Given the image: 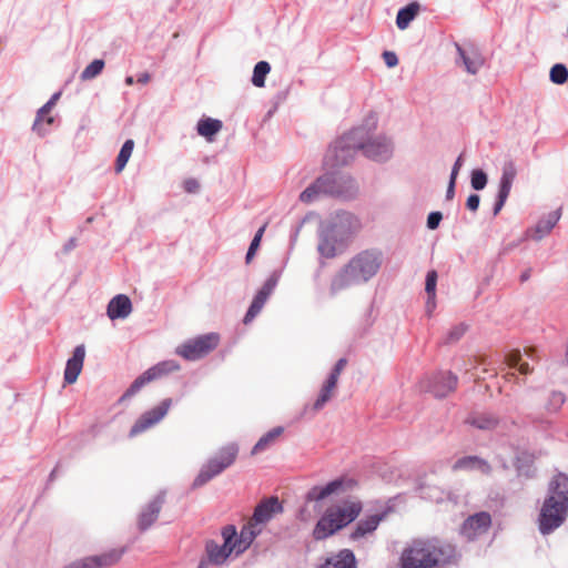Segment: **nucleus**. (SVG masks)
<instances>
[{
	"mask_svg": "<svg viewBox=\"0 0 568 568\" xmlns=\"http://www.w3.org/2000/svg\"><path fill=\"white\" fill-rule=\"evenodd\" d=\"M377 115L369 113L363 124L338 139L328 150L326 159L332 166L345 165L355 158L358 150L376 162L388 161L394 153V143L384 133H375Z\"/></svg>",
	"mask_w": 568,
	"mask_h": 568,
	"instance_id": "obj_1",
	"label": "nucleus"
},
{
	"mask_svg": "<svg viewBox=\"0 0 568 568\" xmlns=\"http://www.w3.org/2000/svg\"><path fill=\"white\" fill-rule=\"evenodd\" d=\"M383 262V253L376 248H367L354 254L332 276L329 294L335 296L352 287L367 284L379 273Z\"/></svg>",
	"mask_w": 568,
	"mask_h": 568,
	"instance_id": "obj_2",
	"label": "nucleus"
},
{
	"mask_svg": "<svg viewBox=\"0 0 568 568\" xmlns=\"http://www.w3.org/2000/svg\"><path fill=\"white\" fill-rule=\"evenodd\" d=\"M456 549L453 545L437 539L414 540L402 554V568H443L455 562Z\"/></svg>",
	"mask_w": 568,
	"mask_h": 568,
	"instance_id": "obj_3",
	"label": "nucleus"
},
{
	"mask_svg": "<svg viewBox=\"0 0 568 568\" xmlns=\"http://www.w3.org/2000/svg\"><path fill=\"white\" fill-rule=\"evenodd\" d=\"M568 514V476L559 474L549 485V496L539 515V530L547 535L558 528Z\"/></svg>",
	"mask_w": 568,
	"mask_h": 568,
	"instance_id": "obj_4",
	"label": "nucleus"
},
{
	"mask_svg": "<svg viewBox=\"0 0 568 568\" xmlns=\"http://www.w3.org/2000/svg\"><path fill=\"white\" fill-rule=\"evenodd\" d=\"M363 509L356 498H346L326 508L313 529V537L323 540L353 523Z\"/></svg>",
	"mask_w": 568,
	"mask_h": 568,
	"instance_id": "obj_5",
	"label": "nucleus"
},
{
	"mask_svg": "<svg viewBox=\"0 0 568 568\" xmlns=\"http://www.w3.org/2000/svg\"><path fill=\"white\" fill-rule=\"evenodd\" d=\"M321 222L329 227L332 233L347 246L362 229L359 219L355 214L345 211L335 212Z\"/></svg>",
	"mask_w": 568,
	"mask_h": 568,
	"instance_id": "obj_6",
	"label": "nucleus"
},
{
	"mask_svg": "<svg viewBox=\"0 0 568 568\" xmlns=\"http://www.w3.org/2000/svg\"><path fill=\"white\" fill-rule=\"evenodd\" d=\"M237 454V447L230 445L224 447L216 458L210 459L200 470L193 481V487L197 488L205 485L212 478L221 474L225 468L233 464Z\"/></svg>",
	"mask_w": 568,
	"mask_h": 568,
	"instance_id": "obj_7",
	"label": "nucleus"
},
{
	"mask_svg": "<svg viewBox=\"0 0 568 568\" xmlns=\"http://www.w3.org/2000/svg\"><path fill=\"white\" fill-rule=\"evenodd\" d=\"M223 545L211 540L206 542V554L209 561L214 565H223L231 556H239L237 544L235 541L236 528L232 525L222 529Z\"/></svg>",
	"mask_w": 568,
	"mask_h": 568,
	"instance_id": "obj_8",
	"label": "nucleus"
},
{
	"mask_svg": "<svg viewBox=\"0 0 568 568\" xmlns=\"http://www.w3.org/2000/svg\"><path fill=\"white\" fill-rule=\"evenodd\" d=\"M219 341L217 334L210 333L183 343L176 347L175 353L187 361H196L214 349Z\"/></svg>",
	"mask_w": 568,
	"mask_h": 568,
	"instance_id": "obj_9",
	"label": "nucleus"
},
{
	"mask_svg": "<svg viewBox=\"0 0 568 568\" xmlns=\"http://www.w3.org/2000/svg\"><path fill=\"white\" fill-rule=\"evenodd\" d=\"M356 487V481L351 477H339L325 485H316L306 494L307 501H322L332 496H341L352 491Z\"/></svg>",
	"mask_w": 568,
	"mask_h": 568,
	"instance_id": "obj_10",
	"label": "nucleus"
},
{
	"mask_svg": "<svg viewBox=\"0 0 568 568\" xmlns=\"http://www.w3.org/2000/svg\"><path fill=\"white\" fill-rule=\"evenodd\" d=\"M341 192L342 191L337 185V178L333 175H323L316 179L300 194V201L305 204H311L324 194L337 195L341 194Z\"/></svg>",
	"mask_w": 568,
	"mask_h": 568,
	"instance_id": "obj_11",
	"label": "nucleus"
},
{
	"mask_svg": "<svg viewBox=\"0 0 568 568\" xmlns=\"http://www.w3.org/2000/svg\"><path fill=\"white\" fill-rule=\"evenodd\" d=\"M347 248V245L335 236L329 227H326L322 222L318 226V243L317 252L321 257L331 260L342 254Z\"/></svg>",
	"mask_w": 568,
	"mask_h": 568,
	"instance_id": "obj_12",
	"label": "nucleus"
},
{
	"mask_svg": "<svg viewBox=\"0 0 568 568\" xmlns=\"http://www.w3.org/2000/svg\"><path fill=\"white\" fill-rule=\"evenodd\" d=\"M172 405V399L166 398L162 400L156 407L145 412L140 416V418L134 423L130 430V436H135L150 427L160 423L165 415L168 414L170 407Z\"/></svg>",
	"mask_w": 568,
	"mask_h": 568,
	"instance_id": "obj_13",
	"label": "nucleus"
},
{
	"mask_svg": "<svg viewBox=\"0 0 568 568\" xmlns=\"http://www.w3.org/2000/svg\"><path fill=\"white\" fill-rule=\"evenodd\" d=\"M457 386V377L450 372H440L427 377L423 388L435 397H445Z\"/></svg>",
	"mask_w": 568,
	"mask_h": 568,
	"instance_id": "obj_14",
	"label": "nucleus"
},
{
	"mask_svg": "<svg viewBox=\"0 0 568 568\" xmlns=\"http://www.w3.org/2000/svg\"><path fill=\"white\" fill-rule=\"evenodd\" d=\"M123 555L122 549H112L102 555L91 556L74 561L64 568H102L114 565Z\"/></svg>",
	"mask_w": 568,
	"mask_h": 568,
	"instance_id": "obj_15",
	"label": "nucleus"
},
{
	"mask_svg": "<svg viewBox=\"0 0 568 568\" xmlns=\"http://www.w3.org/2000/svg\"><path fill=\"white\" fill-rule=\"evenodd\" d=\"M491 523L490 515L488 513H478L470 516L463 525L462 534L468 539L473 540L485 534Z\"/></svg>",
	"mask_w": 568,
	"mask_h": 568,
	"instance_id": "obj_16",
	"label": "nucleus"
},
{
	"mask_svg": "<svg viewBox=\"0 0 568 568\" xmlns=\"http://www.w3.org/2000/svg\"><path fill=\"white\" fill-rule=\"evenodd\" d=\"M85 358V347L84 345H78L72 356L67 361L64 368V383L74 384L82 372L83 364Z\"/></svg>",
	"mask_w": 568,
	"mask_h": 568,
	"instance_id": "obj_17",
	"label": "nucleus"
},
{
	"mask_svg": "<svg viewBox=\"0 0 568 568\" xmlns=\"http://www.w3.org/2000/svg\"><path fill=\"white\" fill-rule=\"evenodd\" d=\"M536 359L537 356L532 348H525L524 352L513 351L506 357L507 365L517 368L524 375L532 371L530 363H535Z\"/></svg>",
	"mask_w": 568,
	"mask_h": 568,
	"instance_id": "obj_18",
	"label": "nucleus"
},
{
	"mask_svg": "<svg viewBox=\"0 0 568 568\" xmlns=\"http://www.w3.org/2000/svg\"><path fill=\"white\" fill-rule=\"evenodd\" d=\"M383 520V515H372L362 520H359L354 530L349 535V539L353 542H361L363 540H367L373 532L378 527L379 523Z\"/></svg>",
	"mask_w": 568,
	"mask_h": 568,
	"instance_id": "obj_19",
	"label": "nucleus"
},
{
	"mask_svg": "<svg viewBox=\"0 0 568 568\" xmlns=\"http://www.w3.org/2000/svg\"><path fill=\"white\" fill-rule=\"evenodd\" d=\"M283 511V507L277 497H270L260 503L253 514L252 520L255 524L263 525L270 521L275 515Z\"/></svg>",
	"mask_w": 568,
	"mask_h": 568,
	"instance_id": "obj_20",
	"label": "nucleus"
},
{
	"mask_svg": "<svg viewBox=\"0 0 568 568\" xmlns=\"http://www.w3.org/2000/svg\"><path fill=\"white\" fill-rule=\"evenodd\" d=\"M132 312L131 300L124 295L119 294L114 296L108 304L106 314L110 320L114 321L118 318L124 320Z\"/></svg>",
	"mask_w": 568,
	"mask_h": 568,
	"instance_id": "obj_21",
	"label": "nucleus"
},
{
	"mask_svg": "<svg viewBox=\"0 0 568 568\" xmlns=\"http://www.w3.org/2000/svg\"><path fill=\"white\" fill-rule=\"evenodd\" d=\"M560 210L547 214L536 224L534 229L529 231L530 237L532 240L540 241L542 237L549 234L550 231L555 227V225L560 219Z\"/></svg>",
	"mask_w": 568,
	"mask_h": 568,
	"instance_id": "obj_22",
	"label": "nucleus"
},
{
	"mask_svg": "<svg viewBox=\"0 0 568 568\" xmlns=\"http://www.w3.org/2000/svg\"><path fill=\"white\" fill-rule=\"evenodd\" d=\"M321 568H357L356 559L352 550L342 549L336 555L326 559Z\"/></svg>",
	"mask_w": 568,
	"mask_h": 568,
	"instance_id": "obj_23",
	"label": "nucleus"
},
{
	"mask_svg": "<svg viewBox=\"0 0 568 568\" xmlns=\"http://www.w3.org/2000/svg\"><path fill=\"white\" fill-rule=\"evenodd\" d=\"M163 503L162 496H156L140 514L139 527L141 530L148 529L158 518Z\"/></svg>",
	"mask_w": 568,
	"mask_h": 568,
	"instance_id": "obj_24",
	"label": "nucleus"
},
{
	"mask_svg": "<svg viewBox=\"0 0 568 568\" xmlns=\"http://www.w3.org/2000/svg\"><path fill=\"white\" fill-rule=\"evenodd\" d=\"M457 51L468 73L476 74L484 65L485 60L478 51H465L460 47H457Z\"/></svg>",
	"mask_w": 568,
	"mask_h": 568,
	"instance_id": "obj_25",
	"label": "nucleus"
},
{
	"mask_svg": "<svg viewBox=\"0 0 568 568\" xmlns=\"http://www.w3.org/2000/svg\"><path fill=\"white\" fill-rule=\"evenodd\" d=\"M255 524L251 520L247 525H245L241 532L235 535V541L237 544V552H244L253 542L255 537L260 534L261 529H256Z\"/></svg>",
	"mask_w": 568,
	"mask_h": 568,
	"instance_id": "obj_26",
	"label": "nucleus"
},
{
	"mask_svg": "<svg viewBox=\"0 0 568 568\" xmlns=\"http://www.w3.org/2000/svg\"><path fill=\"white\" fill-rule=\"evenodd\" d=\"M454 470H477L483 474H488L490 470V466L487 464V462L475 457V456H467L459 458L454 465Z\"/></svg>",
	"mask_w": 568,
	"mask_h": 568,
	"instance_id": "obj_27",
	"label": "nucleus"
},
{
	"mask_svg": "<svg viewBox=\"0 0 568 568\" xmlns=\"http://www.w3.org/2000/svg\"><path fill=\"white\" fill-rule=\"evenodd\" d=\"M566 402V396L559 390H549L544 394L541 406L547 414L558 413Z\"/></svg>",
	"mask_w": 568,
	"mask_h": 568,
	"instance_id": "obj_28",
	"label": "nucleus"
},
{
	"mask_svg": "<svg viewBox=\"0 0 568 568\" xmlns=\"http://www.w3.org/2000/svg\"><path fill=\"white\" fill-rule=\"evenodd\" d=\"M336 379L334 377L328 376L326 381L324 382L323 386L320 389L318 396L316 400L314 402L313 409L318 412L321 410L325 404L331 400V398L334 396L336 386H337Z\"/></svg>",
	"mask_w": 568,
	"mask_h": 568,
	"instance_id": "obj_29",
	"label": "nucleus"
},
{
	"mask_svg": "<svg viewBox=\"0 0 568 568\" xmlns=\"http://www.w3.org/2000/svg\"><path fill=\"white\" fill-rule=\"evenodd\" d=\"M420 6L417 2H412L408 6L399 9L396 17V26L399 30L408 28L410 22L417 17Z\"/></svg>",
	"mask_w": 568,
	"mask_h": 568,
	"instance_id": "obj_30",
	"label": "nucleus"
},
{
	"mask_svg": "<svg viewBox=\"0 0 568 568\" xmlns=\"http://www.w3.org/2000/svg\"><path fill=\"white\" fill-rule=\"evenodd\" d=\"M197 133L207 141H212L213 136L222 129V122L216 119L205 118L197 122Z\"/></svg>",
	"mask_w": 568,
	"mask_h": 568,
	"instance_id": "obj_31",
	"label": "nucleus"
},
{
	"mask_svg": "<svg viewBox=\"0 0 568 568\" xmlns=\"http://www.w3.org/2000/svg\"><path fill=\"white\" fill-rule=\"evenodd\" d=\"M54 106L55 104L49 100L37 111L36 119L31 129L38 136L43 138L49 133L48 128L43 125V116L51 113Z\"/></svg>",
	"mask_w": 568,
	"mask_h": 568,
	"instance_id": "obj_32",
	"label": "nucleus"
},
{
	"mask_svg": "<svg viewBox=\"0 0 568 568\" xmlns=\"http://www.w3.org/2000/svg\"><path fill=\"white\" fill-rule=\"evenodd\" d=\"M516 175L517 169L515 163L513 161L505 162L501 169L499 191L510 193Z\"/></svg>",
	"mask_w": 568,
	"mask_h": 568,
	"instance_id": "obj_33",
	"label": "nucleus"
},
{
	"mask_svg": "<svg viewBox=\"0 0 568 568\" xmlns=\"http://www.w3.org/2000/svg\"><path fill=\"white\" fill-rule=\"evenodd\" d=\"M283 432H284V428L281 426H277V427L271 429L270 432H267L266 434H264L258 439V442L255 444V446L253 447L252 454H257V453L264 452L265 449L271 447L277 440V438L283 434Z\"/></svg>",
	"mask_w": 568,
	"mask_h": 568,
	"instance_id": "obj_34",
	"label": "nucleus"
},
{
	"mask_svg": "<svg viewBox=\"0 0 568 568\" xmlns=\"http://www.w3.org/2000/svg\"><path fill=\"white\" fill-rule=\"evenodd\" d=\"M180 369V365L173 361H163L161 363H158L156 365L149 368L150 374L153 376L154 379H158L164 375H168L169 373L175 372Z\"/></svg>",
	"mask_w": 568,
	"mask_h": 568,
	"instance_id": "obj_35",
	"label": "nucleus"
},
{
	"mask_svg": "<svg viewBox=\"0 0 568 568\" xmlns=\"http://www.w3.org/2000/svg\"><path fill=\"white\" fill-rule=\"evenodd\" d=\"M271 71V65L266 61H260L255 64L253 70L252 83L256 88H263L265 85L266 75Z\"/></svg>",
	"mask_w": 568,
	"mask_h": 568,
	"instance_id": "obj_36",
	"label": "nucleus"
},
{
	"mask_svg": "<svg viewBox=\"0 0 568 568\" xmlns=\"http://www.w3.org/2000/svg\"><path fill=\"white\" fill-rule=\"evenodd\" d=\"M133 149H134L133 140H126L123 143V145L118 154L116 162H115V171L118 173L123 171V169L125 168L128 161L130 160V158L132 155Z\"/></svg>",
	"mask_w": 568,
	"mask_h": 568,
	"instance_id": "obj_37",
	"label": "nucleus"
},
{
	"mask_svg": "<svg viewBox=\"0 0 568 568\" xmlns=\"http://www.w3.org/2000/svg\"><path fill=\"white\" fill-rule=\"evenodd\" d=\"M154 381L153 376L150 374L149 369H146L142 375L134 379L131 386L123 394L121 399H126L135 395L143 386L148 383Z\"/></svg>",
	"mask_w": 568,
	"mask_h": 568,
	"instance_id": "obj_38",
	"label": "nucleus"
},
{
	"mask_svg": "<svg viewBox=\"0 0 568 568\" xmlns=\"http://www.w3.org/2000/svg\"><path fill=\"white\" fill-rule=\"evenodd\" d=\"M104 69V61L101 59L93 60L81 72L80 78L82 81H89L97 78Z\"/></svg>",
	"mask_w": 568,
	"mask_h": 568,
	"instance_id": "obj_39",
	"label": "nucleus"
},
{
	"mask_svg": "<svg viewBox=\"0 0 568 568\" xmlns=\"http://www.w3.org/2000/svg\"><path fill=\"white\" fill-rule=\"evenodd\" d=\"M468 423L479 429H490L496 426L497 420L489 415H478L469 417Z\"/></svg>",
	"mask_w": 568,
	"mask_h": 568,
	"instance_id": "obj_40",
	"label": "nucleus"
},
{
	"mask_svg": "<svg viewBox=\"0 0 568 568\" xmlns=\"http://www.w3.org/2000/svg\"><path fill=\"white\" fill-rule=\"evenodd\" d=\"M550 81L555 84H564L568 79V69L565 64L552 65L549 73Z\"/></svg>",
	"mask_w": 568,
	"mask_h": 568,
	"instance_id": "obj_41",
	"label": "nucleus"
},
{
	"mask_svg": "<svg viewBox=\"0 0 568 568\" xmlns=\"http://www.w3.org/2000/svg\"><path fill=\"white\" fill-rule=\"evenodd\" d=\"M487 174L480 170V169H476V170H473L471 172V176H470V184H471V187L476 191H480L483 189H485V186L487 185Z\"/></svg>",
	"mask_w": 568,
	"mask_h": 568,
	"instance_id": "obj_42",
	"label": "nucleus"
},
{
	"mask_svg": "<svg viewBox=\"0 0 568 568\" xmlns=\"http://www.w3.org/2000/svg\"><path fill=\"white\" fill-rule=\"evenodd\" d=\"M265 227H266V226H265V225H263V226H262V227H260V229L257 230V232L255 233V235H254V237H253V240H252V242H251V245H250V247H248V251H247V253H246V256H245L246 263H250V262H251V260L253 258V256H254V254H255L256 250L258 248L260 243H261V239H262L263 233H264V231H265Z\"/></svg>",
	"mask_w": 568,
	"mask_h": 568,
	"instance_id": "obj_43",
	"label": "nucleus"
},
{
	"mask_svg": "<svg viewBox=\"0 0 568 568\" xmlns=\"http://www.w3.org/2000/svg\"><path fill=\"white\" fill-rule=\"evenodd\" d=\"M422 497L425 499H429L436 503H440L444 500V491L438 489L437 487H422Z\"/></svg>",
	"mask_w": 568,
	"mask_h": 568,
	"instance_id": "obj_44",
	"label": "nucleus"
},
{
	"mask_svg": "<svg viewBox=\"0 0 568 568\" xmlns=\"http://www.w3.org/2000/svg\"><path fill=\"white\" fill-rule=\"evenodd\" d=\"M437 272L432 270L426 274L425 291L427 295H436Z\"/></svg>",
	"mask_w": 568,
	"mask_h": 568,
	"instance_id": "obj_45",
	"label": "nucleus"
},
{
	"mask_svg": "<svg viewBox=\"0 0 568 568\" xmlns=\"http://www.w3.org/2000/svg\"><path fill=\"white\" fill-rule=\"evenodd\" d=\"M280 280V275L277 273H273L263 284L261 287V292L264 293L266 296L270 297V295L273 293L274 288L276 287Z\"/></svg>",
	"mask_w": 568,
	"mask_h": 568,
	"instance_id": "obj_46",
	"label": "nucleus"
},
{
	"mask_svg": "<svg viewBox=\"0 0 568 568\" xmlns=\"http://www.w3.org/2000/svg\"><path fill=\"white\" fill-rule=\"evenodd\" d=\"M467 326L465 324H458L452 327L447 333V342H456L458 341L466 332Z\"/></svg>",
	"mask_w": 568,
	"mask_h": 568,
	"instance_id": "obj_47",
	"label": "nucleus"
},
{
	"mask_svg": "<svg viewBox=\"0 0 568 568\" xmlns=\"http://www.w3.org/2000/svg\"><path fill=\"white\" fill-rule=\"evenodd\" d=\"M264 304L253 298L251 306L244 317V323L251 322L263 308Z\"/></svg>",
	"mask_w": 568,
	"mask_h": 568,
	"instance_id": "obj_48",
	"label": "nucleus"
},
{
	"mask_svg": "<svg viewBox=\"0 0 568 568\" xmlns=\"http://www.w3.org/2000/svg\"><path fill=\"white\" fill-rule=\"evenodd\" d=\"M509 194L510 193H507V192L498 190L497 201H496L495 206H494V215H497L500 212V210L505 205L506 200L509 196Z\"/></svg>",
	"mask_w": 568,
	"mask_h": 568,
	"instance_id": "obj_49",
	"label": "nucleus"
},
{
	"mask_svg": "<svg viewBox=\"0 0 568 568\" xmlns=\"http://www.w3.org/2000/svg\"><path fill=\"white\" fill-rule=\"evenodd\" d=\"M443 215L440 212H432L427 217V227L429 230H435L438 227Z\"/></svg>",
	"mask_w": 568,
	"mask_h": 568,
	"instance_id": "obj_50",
	"label": "nucleus"
},
{
	"mask_svg": "<svg viewBox=\"0 0 568 568\" xmlns=\"http://www.w3.org/2000/svg\"><path fill=\"white\" fill-rule=\"evenodd\" d=\"M383 59H384L385 64L388 68H394V67H396L398 64V58H397L395 52L385 51L383 53Z\"/></svg>",
	"mask_w": 568,
	"mask_h": 568,
	"instance_id": "obj_51",
	"label": "nucleus"
},
{
	"mask_svg": "<svg viewBox=\"0 0 568 568\" xmlns=\"http://www.w3.org/2000/svg\"><path fill=\"white\" fill-rule=\"evenodd\" d=\"M345 366H346V359L345 358L338 359L328 376L334 377V379L338 381L339 375Z\"/></svg>",
	"mask_w": 568,
	"mask_h": 568,
	"instance_id": "obj_52",
	"label": "nucleus"
},
{
	"mask_svg": "<svg viewBox=\"0 0 568 568\" xmlns=\"http://www.w3.org/2000/svg\"><path fill=\"white\" fill-rule=\"evenodd\" d=\"M480 197L477 194H470L467 199L466 206L468 210L475 212L478 210Z\"/></svg>",
	"mask_w": 568,
	"mask_h": 568,
	"instance_id": "obj_53",
	"label": "nucleus"
},
{
	"mask_svg": "<svg viewBox=\"0 0 568 568\" xmlns=\"http://www.w3.org/2000/svg\"><path fill=\"white\" fill-rule=\"evenodd\" d=\"M462 166H463V154H460L456 159V161H455V163L453 165L452 173H450L449 178L457 180V176H458V173H459V170H460Z\"/></svg>",
	"mask_w": 568,
	"mask_h": 568,
	"instance_id": "obj_54",
	"label": "nucleus"
},
{
	"mask_svg": "<svg viewBox=\"0 0 568 568\" xmlns=\"http://www.w3.org/2000/svg\"><path fill=\"white\" fill-rule=\"evenodd\" d=\"M199 187V182L195 179H189L184 182V189L189 193H195Z\"/></svg>",
	"mask_w": 568,
	"mask_h": 568,
	"instance_id": "obj_55",
	"label": "nucleus"
},
{
	"mask_svg": "<svg viewBox=\"0 0 568 568\" xmlns=\"http://www.w3.org/2000/svg\"><path fill=\"white\" fill-rule=\"evenodd\" d=\"M436 308V295H427L426 312L430 315Z\"/></svg>",
	"mask_w": 568,
	"mask_h": 568,
	"instance_id": "obj_56",
	"label": "nucleus"
},
{
	"mask_svg": "<svg viewBox=\"0 0 568 568\" xmlns=\"http://www.w3.org/2000/svg\"><path fill=\"white\" fill-rule=\"evenodd\" d=\"M455 185H456V180L449 178V183H448L447 191H446V199L447 200H452L454 197V195H455Z\"/></svg>",
	"mask_w": 568,
	"mask_h": 568,
	"instance_id": "obj_57",
	"label": "nucleus"
},
{
	"mask_svg": "<svg viewBox=\"0 0 568 568\" xmlns=\"http://www.w3.org/2000/svg\"><path fill=\"white\" fill-rule=\"evenodd\" d=\"M54 122V116L51 115L50 113L45 116H43V125L45 128H48V130L50 131V125H52Z\"/></svg>",
	"mask_w": 568,
	"mask_h": 568,
	"instance_id": "obj_58",
	"label": "nucleus"
},
{
	"mask_svg": "<svg viewBox=\"0 0 568 568\" xmlns=\"http://www.w3.org/2000/svg\"><path fill=\"white\" fill-rule=\"evenodd\" d=\"M77 246V240L75 239H70L65 244H64V252H70L71 250H73L74 247Z\"/></svg>",
	"mask_w": 568,
	"mask_h": 568,
	"instance_id": "obj_59",
	"label": "nucleus"
},
{
	"mask_svg": "<svg viewBox=\"0 0 568 568\" xmlns=\"http://www.w3.org/2000/svg\"><path fill=\"white\" fill-rule=\"evenodd\" d=\"M150 74L144 72V73H141L138 78V82L142 83V84H146L149 81H150Z\"/></svg>",
	"mask_w": 568,
	"mask_h": 568,
	"instance_id": "obj_60",
	"label": "nucleus"
},
{
	"mask_svg": "<svg viewBox=\"0 0 568 568\" xmlns=\"http://www.w3.org/2000/svg\"><path fill=\"white\" fill-rule=\"evenodd\" d=\"M268 296H266L264 293H262L261 291H258L256 293V295L254 296V300L256 301H260L262 304H265V302L267 301Z\"/></svg>",
	"mask_w": 568,
	"mask_h": 568,
	"instance_id": "obj_61",
	"label": "nucleus"
},
{
	"mask_svg": "<svg viewBox=\"0 0 568 568\" xmlns=\"http://www.w3.org/2000/svg\"><path fill=\"white\" fill-rule=\"evenodd\" d=\"M300 518L303 521H308L310 518H311V515L307 514L305 509H302L301 513H300Z\"/></svg>",
	"mask_w": 568,
	"mask_h": 568,
	"instance_id": "obj_62",
	"label": "nucleus"
},
{
	"mask_svg": "<svg viewBox=\"0 0 568 568\" xmlns=\"http://www.w3.org/2000/svg\"><path fill=\"white\" fill-rule=\"evenodd\" d=\"M60 98V92H57L54 93L51 98H50V102L57 104L58 100Z\"/></svg>",
	"mask_w": 568,
	"mask_h": 568,
	"instance_id": "obj_63",
	"label": "nucleus"
},
{
	"mask_svg": "<svg viewBox=\"0 0 568 568\" xmlns=\"http://www.w3.org/2000/svg\"><path fill=\"white\" fill-rule=\"evenodd\" d=\"M125 83H126L128 85H132V84L134 83V79H133V77H131V75L126 77V78H125Z\"/></svg>",
	"mask_w": 568,
	"mask_h": 568,
	"instance_id": "obj_64",
	"label": "nucleus"
}]
</instances>
